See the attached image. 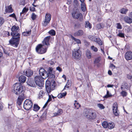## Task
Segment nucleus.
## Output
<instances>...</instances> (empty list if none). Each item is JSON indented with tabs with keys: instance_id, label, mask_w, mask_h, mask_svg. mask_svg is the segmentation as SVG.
I'll return each mask as SVG.
<instances>
[{
	"instance_id": "f257e3e1",
	"label": "nucleus",
	"mask_w": 132,
	"mask_h": 132,
	"mask_svg": "<svg viewBox=\"0 0 132 132\" xmlns=\"http://www.w3.org/2000/svg\"><path fill=\"white\" fill-rule=\"evenodd\" d=\"M12 92L16 95L24 94L23 87L20 83H16L13 85L12 88Z\"/></svg>"
},
{
	"instance_id": "f03ea898",
	"label": "nucleus",
	"mask_w": 132,
	"mask_h": 132,
	"mask_svg": "<svg viewBox=\"0 0 132 132\" xmlns=\"http://www.w3.org/2000/svg\"><path fill=\"white\" fill-rule=\"evenodd\" d=\"M72 15L73 18L75 19H77L80 21L83 20V15L78 9H76L73 11L72 13Z\"/></svg>"
},
{
	"instance_id": "7ed1b4c3",
	"label": "nucleus",
	"mask_w": 132,
	"mask_h": 132,
	"mask_svg": "<svg viewBox=\"0 0 132 132\" xmlns=\"http://www.w3.org/2000/svg\"><path fill=\"white\" fill-rule=\"evenodd\" d=\"M56 83L55 81H53L51 83L49 80H47L45 83V88L47 93H48L55 88Z\"/></svg>"
},
{
	"instance_id": "20e7f679",
	"label": "nucleus",
	"mask_w": 132,
	"mask_h": 132,
	"mask_svg": "<svg viewBox=\"0 0 132 132\" xmlns=\"http://www.w3.org/2000/svg\"><path fill=\"white\" fill-rule=\"evenodd\" d=\"M85 113L88 119L93 120L96 117V113L91 110L88 109L85 111Z\"/></svg>"
},
{
	"instance_id": "39448f33",
	"label": "nucleus",
	"mask_w": 132,
	"mask_h": 132,
	"mask_svg": "<svg viewBox=\"0 0 132 132\" xmlns=\"http://www.w3.org/2000/svg\"><path fill=\"white\" fill-rule=\"evenodd\" d=\"M48 47H45L42 44H38L36 47V51L38 53L42 54L45 53Z\"/></svg>"
},
{
	"instance_id": "423d86ee",
	"label": "nucleus",
	"mask_w": 132,
	"mask_h": 132,
	"mask_svg": "<svg viewBox=\"0 0 132 132\" xmlns=\"http://www.w3.org/2000/svg\"><path fill=\"white\" fill-rule=\"evenodd\" d=\"M20 36H16V37H13L9 41V43L11 45L17 47L19 43Z\"/></svg>"
},
{
	"instance_id": "0eeeda50",
	"label": "nucleus",
	"mask_w": 132,
	"mask_h": 132,
	"mask_svg": "<svg viewBox=\"0 0 132 132\" xmlns=\"http://www.w3.org/2000/svg\"><path fill=\"white\" fill-rule=\"evenodd\" d=\"M35 81L36 85L40 87L43 86L44 84L43 78L41 76H36L35 77Z\"/></svg>"
},
{
	"instance_id": "6e6552de",
	"label": "nucleus",
	"mask_w": 132,
	"mask_h": 132,
	"mask_svg": "<svg viewBox=\"0 0 132 132\" xmlns=\"http://www.w3.org/2000/svg\"><path fill=\"white\" fill-rule=\"evenodd\" d=\"M20 28L18 26L15 25L13 26L11 28L12 32H11V35L13 37H16V36L20 35L19 33Z\"/></svg>"
},
{
	"instance_id": "1a4fd4ad",
	"label": "nucleus",
	"mask_w": 132,
	"mask_h": 132,
	"mask_svg": "<svg viewBox=\"0 0 132 132\" xmlns=\"http://www.w3.org/2000/svg\"><path fill=\"white\" fill-rule=\"evenodd\" d=\"M81 52L79 49H74L72 51V56L73 58L78 60L81 57Z\"/></svg>"
},
{
	"instance_id": "9d476101",
	"label": "nucleus",
	"mask_w": 132,
	"mask_h": 132,
	"mask_svg": "<svg viewBox=\"0 0 132 132\" xmlns=\"http://www.w3.org/2000/svg\"><path fill=\"white\" fill-rule=\"evenodd\" d=\"M33 103L32 101L29 100H26L23 104V107L24 109L28 110L32 107Z\"/></svg>"
},
{
	"instance_id": "9b49d317",
	"label": "nucleus",
	"mask_w": 132,
	"mask_h": 132,
	"mask_svg": "<svg viewBox=\"0 0 132 132\" xmlns=\"http://www.w3.org/2000/svg\"><path fill=\"white\" fill-rule=\"evenodd\" d=\"M51 18V15L48 13H47L45 15V20L42 23L43 25L46 27L49 23Z\"/></svg>"
},
{
	"instance_id": "f8f14e48",
	"label": "nucleus",
	"mask_w": 132,
	"mask_h": 132,
	"mask_svg": "<svg viewBox=\"0 0 132 132\" xmlns=\"http://www.w3.org/2000/svg\"><path fill=\"white\" fill-rule=\"evenodd\" d=\"M89 38L90 40L96 42L99 45H102V43L100 38H96L93 36H89Z\"/></svg>"
},
{
	"instance_id": "ddd939ff",
	"label": "nucleus",
	"mask_w": 132,
	"mask_h": 132,
	"mask_svg": "<svg viewBox=\"0 0 132 132\" xmlns=\"http://www.w3.org/2000/svg\"><path fill=\"white\" fill-rule=\"evenodd\" d=\"M118 104L117 102L114 103L113 106V112L115 116H117L119 115V113L117 110Z\"/></svg>"
},
{
	"instance_id": "4468645a",
	"label": "nucleus",
	"mask_w": 132,
	"mask_h": 132,
	"mask_svg": "<svg viewBox=\"0 0 132 132\" xmlns=\"http://www.w3.org/2000/svg\"><path fill=\"white\" fill-rule=\"evenodd\" d=\"M125 57L127 60L132 59V52L130 51H127L125 54Z\"/></svg>"
},
{
	"instance_id": "2eb2a0df",
	"label": "nucleus",
	"mask_w": 132,
	"mask_h": 132,
	"mask_svg": "<svg viewBox=\"0 0 132 132\" xmlns=\"http://www.w3.org/2000/svg\"><path fill=\"white\" fill-rule=\"evenodd\" d=\"M24 94H22L19 95L18 99L17 104L19 106L21 105L22 102L24 99Z\"/></svg>"
},
{
	"instance_id": "dca6fc26",
	"label": "nucleus",
	"mask_w": 132,
	"mask_h": 132,
	"mask_svg": "<svg viewBox=\"0 0 132 132\" xmlns=\"http://www.w3.org/2000/svg\"><path fill=\"white\" fill-rule=\"evenodd\" d=\"M53 69L52 68H48L47 72V76L50 78H54L55 77L54 75L52 74V71Z\"/></svg>"
},
{
	"instance_id": "f3484780",
	"label": "nucleus",
	"mask_w": 132,
	"mask_h": 132,
	"mask_svg": "<svg viewBox=\"0 0 132 132\" xmlns=\"http://www.w3.org/2000/svg\"><path fill=\"white\" fill-rule=\"evenodd\" d=\"M33 79H28L27 82V84L32 87H35L36 86V85Z\"/></svg>"
},
{
	"instance_id": "a211bd4d",
	"label": "nucleus",
	"mask_w": 132,
	"mask_h": 132,
	"mask_svg": "<svg viewBox=\"0 0 132 132\" xmlns=\"http://www.w3.org/2000/svg\"><path fill=\"white\" fill-rule=\"evenodd\" d=\"M33 72L30 69H28L26 71H24L23 72V75L26 76L28 77L31 76L33 74Z\"/></svg>"
},
{
	"instance_id": "6ab92c4d",
	"label": "nucleus",
	"mask_w": 132,
	"mask_h": 132,
	"mask_svg": "<svg viewBox=\"0 0 132 132\" xmlns=\"http://www.w3.org/2000/svg\"><path fill=\"white\" fill-rule=\"evenodd\" d=\"M51 37V36H49L45 38L43 41L42 42L43 45H46L47 46L49 45H50L49 41Z\"/></svg>"
},
{
	"instance_id": "aec40b11",
	"label": "nucleus",
	"mask_w": 132,
	"mask_h": 132,
	"mask_svg": "<svg viewBox=\"0 0 132 132\" xmlns=\"http://www.w3.org/2000/svg\"><path fill=\"white\" fill-rule=\"evenodd\" d=\"M39 73L40 75V76H44L45 75H46V76H47V72L43 68H41L39 69Z\"/></svg>"
},
{
	"instance_id": "412c9836",
	"label": "nucleus",
	"mask_w": 132,
	"mask_h": 132,
	"mask_svg": "<svg viewBox=\"0 0 132 132\" xmlns=\"http://www.w3.org/2000/svg\"><path fill=\"white\" fill-rule=\"evenodd\" d=\"M5 12L7 13H12L13 12V9L12 8L11 5H10L8 6L5 7Z\"/></svg>"
},
{
	"instance_id": "4be33fe9",
	"label": "nucleus",
	"mask_w": 132,
	"mask_h": 132,
	"mask_svg": "<svg viewBox=\"0 0 132 132\" xmlns=\"http://www.w3.org/2000/svg\"><path fill=\"white\" fill-rule=\"evenodd\" d=\"M84 34V32L82 30H79L75 32L74 34V36H80Z\"/></svg>"
},
{
	"instance_id": "5701e85b",
	"label": "nucleus",
	"mask_w": 132,
	"mask_h": 132,
	"mask_svg": "<svg viewBox=\"0 0 132 132\" xmlns=\"http://www.w3.org/2000/svg\"><path fill=\"white\" fill-rule=\"evenodd\" d=\"M26 79V77L24 75H21L19 77V81L22 83H24Z\"/></svg>"
},
{
	"instance_id": "b1692460",
	"label": "nucleus",
	"mask_w": 132,
	"mask_h": 132,
	"mask_svg": "<svg viewBox=\"0 0 132 132\" xmlns=\"http://www.w3.org/2000/svg\"><path fill=\"white\" fill-rule=\"evenodd\" d=\"M124 19L125 21L127 23H131L132 22V19L129 17L126 16Z\"/></svg>"
},
{
	"instance_id": "393cba45",
	"label": "nucleus",
	"mask_w": 132,
	"mask_h": 132,
	"mask_svg": "<svg viewBox=\"0 0 132 132\" xmlns=\"http://www.w3.org/2000/svg\"><path fill=\"white\" fill-rule=\"evenodd\" d=\"M67 94L66 92H65L64 93H60L59 94L58 96L57 97L59 98H61L65 96Z\"/></svg>"
},
{
	"instance_id": "a878e982",
	"label": "nucleus",
	"mask_w": 132,
	"mask_h": 132,
	"mask_svg": "<svg viewBox=\"0 0 132 132\" xmlns=\"http://www.w3.org/2000/svg\"><path fill=\"white\" fill-rule=\"evenodd\" d=\"M33 110L35 111H37L40 109V107L37 104H35L33 107Z\"/></svg>"
},
{
	"instance_id": "bb28decb",
	"label": "nucleus",
	"mask_w": 132,
	"mask_h": 132,
	"mask_svg": "<svg viewBox=\"0 0 132 132\" xmlns=\"http://www.w3.org/2000/svg\"><path fill=\"white\" fill-rule=\"evenodd\" d=\"M86 54L87 58L90 59L91 58L92 56L91 53L89 50H87L86 52Z\"/></svg>"
},
{
	"instance_id": "cd10ccee",
	"label": "nucleus",
	"mask_w": 132,
	"mask_h": 132,
	"mask_svg": "<svg viewBox=\"0 0 132 132\" xmlns=\"http://www.w3.org/2000/svg\"><path fill=\"white\" fill-rule=\"evenodd\" d=\"M28 8L26 7H24L23 9L22 12L20 13V15L22 16V14H25L28 10Z\"/></svg>"
},
{
	"instance_id": "c85d7f7f",
	"label": "nucleus",
	"mask_w": 132,
	"mask_h": 132,
	"mask_svg": "<svg viewBox=\"0 0 132 132\" xmlns=\"http://www.w3.org/2000/svg\"><path fill=\"white\" fill-rule=\"evenodd\" d=\"M81 5L82 11L83 12H85L86 10L85 4V3H81Z\"/></svg>"
},
{
	"instance_id": "c756f323",
	"label": "nucleus",
	"mask_w": 132,
	"mask_h": 132,
	"mask_svg": "<svg viewBox=\"0 0 132 132\" xmlns=\"http://www.w3.org/2000/svg\"><path fill=\"white\" fill-rule=\"evenodd\" d=\"M114 127V125L113 123L111 122L109 123L108 126V128L109 129H112Z\"/></svg>"
},
{
	"instance_id": "7c9ffc66",
	"label": "nucleus",
	"mask_w": 132,
	"mask_h": 132,
	"mask_svg": "<svg viewBox=\"0 0 132 132\" xmlns=\"http://www.w3.org/2000/svg\"><path fill=\"white\" fill-rule=\"evenodd\" d=\"M86 28H88L89 29L92 28V25L88 21H86L85 24Z\"/></svg>"
},
{
	"instance_id": "2f4dec72",
	"label": "nucleus",
	"mask_w": 132,
	"mask_h": 132,
	"mask_svg": "<svg viewBox=\"0 0 132 132\" xmlns=\"http://www.w3.org/2000/svg\"><path fill=\"white\" fill-rule=\"evenodd\" d=\"M71 38L78 44H80L81 43L80 40L78 39H76L72 36H71Z\"/></svg>"
},
{
	"instance_id": "473e14b6",
	"label": "nucleus",
	"mask_w": 132,
	"mask_h": 132,
	"mask_svg": "<svg viewBox=\"0 0 132 132\" xmlns=\"http://www.w3.org/2000/svg\"><path fill=\"white\" fill-rule=\"evenodd\" d=\"M104 27V25L102 23H100L97 24L96 27L97 28L99 29L102 28H103Z\"/></svg>"
},
{
	"instance_id": "72a5a7b5",
	"label": "nucleus",
	"mask_w": 132,
	"mask_h": 132,
	"mask_svg": "<svg viewBox=\"0 0 132 132\" xmlns=\"http://www.w3.org/2000/svg\"><path fill=\"white\" fill-rule=\"evenodd\" d=\"M75 103H74V105L75 106V108L77 109H78L80 106V105L78 103L77 101L75 100Z\"/></svg>"
},
{
	"instance_id": "f704fd0d",
	"label": "nucleus",
	"mask_w": 132,
	"mask_h": 132,
	"mask_svg": "<svg viewBox=\"0 0 132 132\" xmlns=\"http://www.w3.org/2000/svg\"><path fill=\"white\" fill-rule=\"evenodd\" d=\"M31 31V30H30L28 31L23 32L22 34V35L24 36H29L30 34Z\"/></svg>"
},
{
	"instance_id": "c9c22d12",
	"label": "nucleus",
	"mask_w": 132,
	"mask_h": 132,
	"mask_svg": "<svg viewBox=\"0 0 132 132\" xmlns=\"http://www.w3.org/2000/svg\"><path fill=\"white\" fill-rule=\"evenodd\" d=\"M128 10L125 8H122L120 10V12L122 14H126Z\"/></svg>"
},
{
	"instance_id": "e433bc0d",
	"label": "nucleus",
	"mask_w": 132,
	"mask_h": 132,
	"mask_svg": "<svg viewBox=\"0 0 132 132\" xmlns=\"http://www.w3.org/2000/svg\"><path fill=\"white\" fill-rule=\"evenodd\" d=\"M119 33L118 34H117V36L121 38H124V34L123 33H122L121 31L120 30H119Z\"/></svg>"
},
{
	"instance_id": "4c0bfd02",
	"label": "nucleus",
	"mask_w": 132,
	"mask_h": 132,
	"mask_svg": "<svg viewBox=\"0 0 132 132\" xmlns=\"http://www.w3.org/2000/svg\"><path fill=\"white\" fill-rule=\"evenodd\" d=\"M45 95V93L43 91L41 90L39 93L38 98L40 99L43 97V96Z\"/></svg>"
},
{
	"instance_id": "58836bf2",
	"label": "nucleus",
	"mask_w": 132,
	"mask_h": 132,
	"mask_svg": "<svg viewBox=\"0 0 132 132\" xmlns=\"http://www.w3.org/2000/svg\"><path fill=\"white\" fill-rule=\"evenodd\" d=\"M109 123L106 121H104L102 123V125L105 128H108V124Z\"/></svg>"
},
{
	"instance_id": "ea45409f",
	"label": "nucleus",
	"mask_w": 132,
	"mask_h": 132,
	"mask_svg": "<svg viewBox=\"0 0 132 132\" xmlns=\"http://www.w3.org/2000/svg\"><path fill=\"white\" fill-rule=\"evenodd\" d=\"M48 33L51 36H55L56 34V32L55 31L53 30L52 29L50 30L48 32Z\"/></svg>"
},
{
	"instance_id": "a19ab883",
	"label": "nucleus",
	"mask_w": 132,
	"mask_h": 132,
	"mask_svg": "<svg viewBox=\"0 0 132 132\" xmlns=\"http://www.w3.org/2000/svg\"><path fill=\"white\" fill-rule=\"evenodd\" d=\"M112 96V95L109 93V91L108 90H107L106 94L104 96V98H107L108 97L111 96Z\"/></svg>"
},
{
	"instance_id": "79ce46f5",
	"label": "nucleus",
	"mask_w": 132,
	"mask_h": 132,
	"mask_svg": "<svg viewBox=\"0 0 132 132\" xmlns=\"http://www.w3.org/2000/svg\"><path fill=\"white\" fill-rule=\"evenodd\" d=\"M3 51L5 54L7 55H9V53L10 52V51L9 50H7L6 49H3Z\"/></svg>"
},
{
	"instance_id": "37998d69",
	"label": "nucleus",
	"mask_w": 132,
	"mask_h": 132,
	"mask_svg": "<svg viewBox=\"0 0 132 132\" xmlns=\"http://www.w3.org/2000/svg\"><path fill=\"white\" fill-rule=\"evenodd\" d=\"M101 60L100 58V57H98L95 59L94 63L95 64L97 63H99Z\"/></svg>"
},
{
	"instance_id": "c03bdc74",
	"label": "nucleus",
	"mask_w": 132,
	"mask_h": 132,
	"mask_svg": "<svg viewBox=\"0 0 132 132\" xmlns=\"http://www.w3.org/2000/svg\"><path fill=\"white\" fill-rule=\"evenodd\" d=\"M91 49L93 51L96 52L98 51V48L94 47V46H92L91 47Z\"/></svg>"
},
{
	"instance_id": "a18cd8bd",
	"label": "nucleus",
	"mask_w": 132,
	"mask_h": 132,
	"mask_svg": "<svg viewBox=\"0 0 132 132\" xmlns=\"http://www.w3.org/2000/svg\"><path fill=\"white\" fill-rule=\"evenodd\" d=\"M65 87L67 88V89H68L71 86V85L70 84V82L69 80H68L67 83V84L65 86Z\"/></svg>"
},
{
	"instance_id": "49530a36",
	"label": "nucleus",
	"mask_w": 132,
	"mask_h": 132,
	"mask_svg": "<svg viewBox=\"0 0 132 132\" xmlns=\"http://www.w3.org/2000/svg\"><path fill=\"white\" fill-rule=\"evenodd\" d=\"M19 3L20 5H22L23 6H24L26 4L25 0H20V1Z\"/></svg>"
},
{
	"instance_id": "de8ad7c7",
	"label": "nucleus",
	"mask_w": 132,
	"mask_h": 132,
	"mask_svg": "<svg viewBox=\"0 0 132 132\" xmlns=\"http://www.w3.org/2000/svg\"><path fill=\"white\" fill-rule=\"evenodd\" d=\"M63 112L62 110L61 109H59L58 111L57 112V113H56V115H60Z\"/></svg>"
},
{
	"instance_id": "09e8293b",
	"label": "nucleus",
	"mask_w": 132,
	"mask_h": 132,
	"mask_svg": "<svg viewBox=\"0 0 132 132\" xmlns=\"http://www.w3.org/2000/svg\"><path fill=\"white\" fill-rule=\"evenodd\" d=\"M97 106L100 109H103L105 108L104 106L103 105L101 104L100 103L98 104Z\"/></svg>"
},
{
	"instance_id": "8fccbe9b",
	"label": "nucleus",
	"mask_w": 132,
	"mask_h": 132,
	"mask_svg": "<svg viewBox=\"0 0 132 132\" xmlns=\"http://www.w3.org/2000/svg\"><path fill=\"white\" fill-rule=\"evenodd\" d=\"M121 93L123 97L126 96L127 94V92L124 91H122Z\"/></svg>"
},
{
	"instance_id": "3c124183",
	"label": "nucleus",
	"mask_w": 132,
	"mask_h": 132,
	"mask_svg": "<svg viewBox=\"0 0 132 132\" xmlns=\"http://www.w3.org/2000/svg\"><path fill=\"white\" fill-rule=\"evenodd\" d=\"M37 17L36 15L34 13H33L32 14L31 16L32 19L33 20H35Z\"/></svg>"
},
{
	"instance_id": "603ef678",
	"label": "nucleus",
	"mask_w": 132,
	"mask_h": 132,
	"mask_svg": "<svg viewBox=\"0 0 132 132\" xmlns=\"http://www.w3.org/2000/svg\"><path fill=\"white\" fill-rule=\"evenodd\" d=\"M4 22V19L2 17H0V26L3 24Z\"/></svg>"
},
{
	"instance_id": "864d4df0",
	"label": "nucleus",
	"mask_w": 132,
	"mask_h": 132,
	"mask_svg": "<svg viewBox=\"0 0 132 132\" xmlns=\"http://www.w3.org/2000/svg\"><path fill=\"white\" fill-rule=\"evenodd\" d=\"M117 28L118 29H121L122 28V27L120 23H118L117 24Z\"/></svg>"
},
{
	"instance_id": "5fc2aeb1",
	"label": "nucleus",
	"mask_w": 132,
	"mask_h": 132,
	"mask_svg": "<svg viewBox=\"0 0 132 132\" xmlns=\"http://www.w3.org/2000/svg\"><path fill=\"white\" fill-rule=\"evenodd\" d=\"M48 64H50L51 65H53L54 64V62L52 61H48Z\"/></svg>"
},
{
	"instance_id": "6e6d98bb",
	"label": "nucleus",
	"mask_w": 132,
	"mask_h": 132,
	"mask_svg": "<svg viewBox=\"0 0 132 132\" xmlns=\"http://www.w3.org/2000/svg\"><path fill=\"white\" fill-rule=\"evenodd\" d=\"M52 100V98L51 97L50 95H49V98L48 100L46 102V103H48V102L51 101Z\"/></svg>"
},
{
	"instance_id": "4d7b16f0",
	"label": "nucleus",
	"mask_w": 132,
	"mask_h": 132,
	"mask_svg": "<svg viewBox=\"0 0 132 132\" xmlns=\"http://www.w3.org/2000/svg\"><path fill=\"white\" fill-rule=\"evenodd\" d=\"M57 70H58L60 72H61L62 71V69L60 67H58L56 68Z\"/></svg>"
},
{
	"instance_id": "13d9d810",
	"label": "nucleus",
	"mask_w": 132,
	"mask_h": 132,
	"mask_svg": "<svg viewBox=\"0 0 132 132\" xmlns=\"http://www.w3.org/2000/svg\"><path fill=\"white\" fill-rule=\"evenodd\" d=\"M31 11H35V8L34 7H30L29 9Z\"/></svg>"
},
{
	"instance_id": "bf43d9fd",
	"label": "nucleus",
	"mask_w": 132,
	"mask_h": 132,
	"mask_svg": "<svg viewBox=\"0 0 132 132\" xmlns=\"http://www.w3.org/2000/svg\"><path fill=\"white\" fill-rule=\"evenodd\" d=\"M9 16L10 17H12L14 18H16V16L14 13H13L11 14Z\"/></svg>"
},
{
	"instance_id": "052dcab7",
	"label": "nucleus",
	"mask_w": 132,
	"mask_h": 132,
	"mask_svg": "<svg viewBox=\"0 0 132 132\" xmlns=\"http://www.w3.org/2000/svg\"><path fill=\"white\" fill-rule=\"evenodd\" d=\"M13 104V102H12V103L10 104H8V108L9 109H12V104Z\"/></svg>"
},
{
	"instance_id": "680f3d73",
	"label": "nucleus",
	"mask_w": 132,
	"mask_h": 132,
	"mask_svg": "<svg viewBox=\"0 0 132 132\" xmlns=\"http://www.w3.org/2000/svg\"><path fill=\"white\" fill-rule=\"evenodd\" d=\"M1 98H0V110H1L3 108L2 103L1 102Z\"/></svg>"
},
{
	"instance_id": "e2e57ef3",
	"label": "nucleus",
	"mask_w": 132,
	"mask_h": 132,
	"mask_svg": "<svg viewBox=\"0 0 132 132\" xmlns=\"http://www.w3.org/2000/svg\"><path fill=\"white\" fill-rule=\"evenodd\" d=\"M32 128H29L27 129V130L29 132H32L33 130Z\"/></svg>"
},
{
	"instance_id": "0e129e2a",
	"label": "nucleus",
	"mask_w": 132,
	"mask_h": 132,
	"mask_svg": "<svg viewBox=\"0 0 132 132\" xmlns=\"http://www.w3.org/2000/svg\"><path fill=\"white\" fill-rule=\"evenodd\" d=\"M73 3L76 5H77L78 4V1L77 0H74L73 1Z\"/></svg>"
},
{
	"instance_id": "69168bd1",
	"label": "nucleus",
	"mask_w": 132,
	"mask_h": 132,
	"mask_svg": "<svg viewBox=\"0 0 132 132\" xmlns=\"http://www.w3.org/2000/svg\"><path fill=\"white\" fill-rule=\"evenodd\" d=\"M127 78L128 79H131L132 78L131 76L130 75H127Z\"/></svg>"
},
{
	"instance_id": "338daca9",
	"label": "nucleus",
	"mask_w": 132,
	"mask_h": 132,
	"mask_svg": "<svg viewBox=\"0 0 132 132\" xmlns=\"http://www.w3.org/2000/svg\"><path fill=\"white\" fill-rule=\"evenodd\" d=\"M115 67V66L112 64H111L110 66V67L111 68H114Z\"/></svg>"
},
{
	"instance_id": "774afa93",
	"label": "nucleus",
	"mask_w": 132,
	"mask_h": 132,
	"mask_svg": "<svg viewBox=\"0 0 132 132\" xmlns=\"http://www.w3.org/2000/svg\"><path fill=\"white\" fill-rule=\"evenodd\" d=\"M38 0H34V2L32 4V5L35 7H36L37 5H35V3H36V1H37Z\"/></svg>"
}]
</instances>
